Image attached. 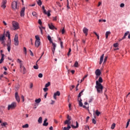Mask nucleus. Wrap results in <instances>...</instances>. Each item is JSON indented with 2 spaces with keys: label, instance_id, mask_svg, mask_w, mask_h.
<instances>
[{
  "label": "nucleus",
  "instance_id": "obj_1",
  "mask_svg": "<svg viewBox=\"0 0 130 130\" xmlns=\"http://www.w3.org/2000/svg\"><path fill=\"white\" fill-rule=\"evenodd\" d=\"M103 82V80L102 77H100L98 81H96V85L95 86V89L98 93L102 94L103 93V86L101 83Z\"/></svg>",
  "mask_w": 130,
  "mask_h": 130
},
{
  "label": "nucleus",
  "instance_id": "obj_2",
  "mask_svg": "<svg viewBox=\"0 0 130 130\" xmlns=\"http://www.w3.org/2000/svg\"><path fill=\"white\" fill-rule=\"evenodd\" d=\"M12 26L13 27V30H18V29L20 28V26H19V23L16 21L12 22Z\"/></svg>",
  "mask_w": 130,
  "mask_h": 130
},
{
  "label": "nucleus",
  "instance_id": "obj_3",
  "mask_svg": "<svg viewBox=\"0 0 130 130\" xmlns=\"http://www.w3.org/2000/svg\"><path fill=\"white\" fill-rule=\"evenodd\" d=\"M17 107V103L13 102L11 105H8V109L10 110L11 109H14Z\"/></svg>",
  "mask_w": 130,
  "mask_h": 130
},
{
  "label": "nucleus",
  "instance_id": "obj_4",
  "mask_svg": "<svg viewBox=\"0 0 130 130\" xmlns=\"http://www.w3.org/2000/svg\"><path fill=\"white\" fill-rule=\"evenodd\" d=\"M5 39H6V37H5V32L4 34L0 35V41H2V44L5 45Z\"/></svg>",
  "mask_w": 130,
  "mask_h": 130
},
{
  "label": "nucleus",
  "instance_id": "obj_5",
  "mask_svg": "<svg viewBox=\"0 0 130 130\" xmlns=\"http://www.w3.org/2000/svg\"><path fill=\"white\" fill-rule=\"evenodd\" d=\"M12 8L13 10H18V7L17 6V2L13 1L12 3Z\"/></svg>",
  "mask_w": 130,
  "mask_h": 130
},
{
  "label": "nucleus",
  "instance_id": "obj_6",
  "mask_svg": "<svg viewBox=\"0 0 130 130\" xmlns=\"http://www.w3.org/2000/svg\"><path fill=\"white\" fill-rule=\"evenodd\" d=\"M14 40L15 45H19V40L18 39V34L15 35Z\"/></svg>",
  "mask_w": 130,
  "mask_h": 130
},
{
  "label": "nucleus",
  "instance_id": "obj_7",
  "mask_svg": "<svg viewBox=\"0 0 130 130\" xmlns=\"http://www.w3.org/2000/svg\"><path fill=\"white\" fill-rule=\"evenodd\" d=\"M6 4H7V0H3L1 8H3V9H6V8H7V6H6Z\"/></svg>",
  "mask_w": 130,
  "mask_h": 130
},
{
  "label": "nucleus",
  "instance_id": "obj_8",
  "mask_svg": "<svg viewBox=\"0 0 130 130\" xmlns=\"http://www.w3.org/2000/svg\"><path fill=\"white\" fill-rule=\"evenodd\" d=\"M43 13L45 15H47L48 17H50V16L51 15L50 10H48L47 12H46V10L44 9V10H43Z\"/></svg>",
  "mask_w": 130,
  "mask_h": 130
},
{
  "label": "nucleus",
  "instance_id": "obj_9",
  "mask_svg": "<svg viewBox=\"0 0 130 130\" xmlns=\"http://www.w3.org/2000/svg\"><path fill=\"white\" fill-rule=\"evenodd\" d=\"M25 8L23 7L20 11V17H24L25 16Z\"/></svg>",
  "mask_w": 130,
  "mask_h": 130
},
{
  "label": "nucleus",
  "instance_id": "obj_10",
  "mask_svg": "<svg viewBox=\"0 0 130 130\" xmlns=\"http://www.w3.org/2000/svg\"><path fill=\"white\" fill-rule=\"evenodd\" d=\"M56 96H60V92L59 91H57L56 92L54 93L53 95V98L55 100H56Z\"/></svg>",
  "mask_w": 130,
  "mask_h": 130
},
{
  "label": "nucleus",
  "instance_id": "obj_11",
  "mask_svg": "<svg viewBox=\"0 0 130 130\" xmlns=\"http://www.w3.org/2000/svg\"><path fill=\"white\" fill-rule=\"evenodd\" d=\"M83 32L84 34H85V36L88 35V32H89V29L86 27H84L83 29Z\"/></svg>",
  "mask_w": 130,
  "mask_h": 130
},
{
  "label": "nucleus",
  "instance_id": "obj_12",
  "mask_svg": "<svg viewBox=\"0 0 130 130\" xmlns=\"http://www.w3.org/2000/svg\"><path fill=\"white\" fill-rule=\"evenodd\" d=\"M129 33V31H126L124 35V36L122 38V39H120L119 40V41H121V40H123V39H125L126 36H127V35H128Z\"/></svg>",
  "mask_w": 130,
  "mask_h": 130
},
{
  "label": "nucleus",
  "instance_id": "obj_13",
  "mask_svg": "<svg viewBox=\"0 0 130 130\" xmlns=\"http://www.w3.org/2000/svg\"><path fill=\"white\" fill-rule=\"evenodd\" d=\"M15 97L16 101H17L18 102H20V96H19L17 92H15Z\"/></svg>",
  "mask_w": 130,
  "mask_h": 130
},
{
  "label": "nucleus",
  "instance_id": "obj_14",
  "mask_svg": "<svg viewBox=\"0 0 130 130\" xmlns=\"http://www.w3.org/2000/svg\"><path fill=\"white\" fill-rule=\"evenodd\" d=\"M20 69L23 70V74H26V68L23 66V64L20 63Z\"/></svg>",
  "mask_w": 130,
  "mask_h": 130
},
{
  "label": "nucleus",
  "instance_id": "obj_15",
  "mask_svg": "<svg viewBox=\"0 0 130 130\" xmlns=\"http://www.w3.org/2000/svg\"><path fill=\"white\" fill-rule=\"evenodd\" d=\"M95 73L96 76H97L98 77H99V76H100V75H101V71L99 69H97L95 71Z\"/></svg>",
  "mask_w": 130,
  "mask_h": 130
},
{
  "label": "nucleus",
  "instance_id": "obj_16",
  "mask_svg": "<svg viewBox=\"0 0 130 130\" xmlns=\"http://www.w3.org/2000/svg\"><path fill=\"white\" fill-rule=\"evenodd\" d=\"M78 101L79 102V105L80 107H83V103H82V99H78Z\"/></svg>",
  "mask_w": 130,
  "mask_h": 130
},
{
  "label": "nucleus",
  "instance_id": "obj_17",
  "mask_svg": "<svg viewBox=\"0 0 130 130\" xmlns=\"http://www.w3.org/2000/svg\"><path fill=\"white\" fill-rule=\"evenodd\" d=\"M48 26L49 29H51V30H53V29L55 28V27L53 25H52V23L48 24Z\"/></svg>",
  "mask_w": 130,
  "mask_h": 130
},
{
  "label": "nucleus",
  "instance_id": "obj_18",
  "mask_svg": "<svg viewBox=\"0 0 130 130\" xmlns=\"http://www.w3.org/2000/svg\"><path fill=\"white\" fill-rule=\"evenodd\" d=\"M76 126L74 125H71L72 128H78V127H79V123H78V121H76Z\"/></svg>",
  "mask_w": 130,
  "mask_h": 130
},
{
  "label": "nucleus",
  "instance_id": "obj_19",
  "mask_svg": "<svg viewBox=\"0 0 130 130\" xmlns=\"http://www.w3.org/2000/svg\"><path fill=\"white\" fill-rule=\"evenodd\" d=\"M7 49H11V40H10L7 44Z\"/></svg>",
  "mask_w": 130,
  "mask_h": 130
},
{
  "label": "nucleus",
  "instance_id": "obj_20",
  "mask_svg": "<svg viewBox=\"0 0 130 130\" xmlns=\"http://www.w3.org/2000/svg\"><path fill=\"white\" fill-rule=\"evenodd\" d=\"M39 45H40V41H36L35 42L36 47H39Z\"/></svg>",
  "mask_w": 130,
  "mask_h": 130
},
{
  "label": "nucleus",
  "instance_id": "obj_21",
  "mask_svg": "<svg viewBox=\"0 0 130 130\" xmlns=\"http://www.w3.org/2000/svg\"><path fill=\"white\" fill-rule=\"evenodd\" d=\"M47 119H45L44 121V123L43 124V125L44 126H47V125H48V122H47Z\"/></svg>",
  "mask_w": 130,
  "mask_h": 130
},
{
  "label": "nucleus",
  "instance_id": "obj_22",
  "mask_svg": "<svg viewBox=\"0 0 130 130\" xmlns=\"http://www.w3.org/2000/svg\"><path fill=\"white\" fill-rule=\"evenodd\" d=\"M103 58H104V54H103L101 56L100 64H101V63H102V62H103Z\"/></svg>",
  "mask_w": 130,
  "mask_h": 130
},
{
  "label": "nucleus",
  "instance_id": "obj_23",
  "mask_svg": "<svg viewBox=\"0 0 130 130\" xmlns=\"http://www.w3.org/2000/svg\"><path fill=\"white\" fill-rule=\"evenodd\" d=\"M6 37L8 38V39L10 40L11 39V34H10V32L7 31L6 34Z\"/></svg>",
  "mask_w": 130,
  "mask_h": 130
},
{
  "label": "nucleus",
  "instance_id": "obj_24",
  "mask_svg": "<svg viewBox=\"0 0 130 130\" xmlns=\"http://www.w3.org/2000/svg\"><path fill=\"white\" fill-rule=\"evenodd\" d=\"M64 124H68V125L71 124V120H66L64 121Z\"/></svg>",
  "mask_w": 130,
  "mask_h": 130
},
{
  "label": "nucleus",
  "instance_id": "obj_25",
  "mask_svg": "<svg viewBox=\"0 0 130 130\" xmlns=\"http://www.w3.org/2000/svg\"><path fill=\"white\" fill-rule=\"evenodd\" d=\"M95 114L96 115V116H99V115L101 114V113L99 112L98 110H96L95 112Z\"/></svg>",
  "mask_w": 130,
  "mask_h": 130
},
{
  "label": "nucleus",
  "instance_id": "obj_26",
  "mask_svg": "<svg viewBox=\"0 0 130 130\" xmlns=\"http://www.w3.org/2000/svg\"><path fill=\"white\" fill-rule=\"evenodd\" d=\"M111 34V32L110 31H107L106 32V38L107 39L108 38V36L110 35Z\"/></svg>",
  "mask_w": 130,
  "mask_h": 130
},
{
  "label": "nucleus",
  "instance_id": "obj_27",
  "mask_svg": "<svg viewBox=\"0 0 130 130\" xmlns=\"http://www.w3.org/2000/svg\"><path fill=\"white\" fill-rule=\"evenodd\" d=\"M84 91H85V89L82 90L78 94V99H80V97H81V96H82V94H83V92H84Z\"/></svg>",
  "mask_w": 130,
  "mask_h": 130
},
{
  "label": "nucleus",
  "instance_id": "obj_28",
  "mask_svg": "<svg viewBox=\"0 0 130 130\" xmlns=\"http://www.w3.org/2000/svg\"><path fill=\"white\" fill-rule=\"evenodd\" d=\"M52 46L53 47V49H55L56 47V44L54 43H53V42H52Z\"/></svg>",
  "mask_w": 130,
  "mask_h": 130
},
{
  "label": "nucleus",
  "instance_id": "obj_29",
  "mask_svg": "<svg viewBox=\"0 0 130 130\" xmlns=\"http://www.w3.org/2000/svg\"><path fill=\"white\" fill-rule=\"evenodd\" d=\"M39 123H42V117H40L38 120Z\"/></svg>",
  "mask_w": 130,
  "mask_h": 130
},
{
  "label": "nucleus",
  "instance_id": "obj_30",
  "mask_svg": "<svg viewBox=\"0 0 130 130\" xmlns=\"http://www.w3.org/2000/svg\"><path fill=\"white\" fill-rule=\"evenodd\" d=\"M48 40L50 41V43H52V40L51 39V37H50V36H48Z\"/></svg>",
  "mask_w": 130,
  "mask_h": 130
},
{
  "label": "nucleus",
  "instance_id": "obj_31",
  "mask_svg": "<svg viewBox=\"0 0 130 130\" xmlns=\"http://www.w3.org/2000/svg\"><path fill=\"white\" fill-rule=\"evenodd\" d=\"M23 128H28L29 127V124H25V125H22Z\"/></svg>",
  "mask_w": 130,
  "mask_h": 130
},
{
  "label": "nucleus",
  "instance_id": "obj_32",
  "mask_svg": "<svg viewBox=\"0 0 130 130\" xmlns=\"http://www.w3.org/2000/svg\"><path fill=\"white\" fill-rule=\"evenodd\" d=\"M37 4L38 6H40V7L42 5V2L41 1V0H39L38 1H37Z\"/></svg>",
  "mask_w": 130,
  "mask_h": 130
},
{
  "label": "nucleus",
  "instance_id": "obj_33",
  "mask_svg": "<svg viewBox=\"0 0 130 130\" xmlns=\"http://www.w3.org/2000/svg\"><path fill=\"white\" fill-rule=\"evenodd\" d=\"M75 68H79V62L78 61H75V63L74 64Z\"/></svg>",
  "mask_w": 130,
  "mask_h": 130
},
{
  "label": "nucleus",
  "instance_id": "obj_34",
  "mask_svg": "<svg viewBox=\"0 0 130 130\" xmlns=\"http://www.w3.org/2000/svg\"><path fill=\"white\" fill-rule=\"evenodd\" d=\"M35 38L36 39V41H40V38H39V36L38 35L36 36Z\"/></svg>",
  "mask_w": 130,
  "mask_h": 130
},
{
  "label": "nucleus",
  "instance_id": "obj_35",
  "mask_svg": "<svg viewBox=\"0 0 130 130\" xmlns=\"http://www.w3.org/2000/svg\"><path fill=\"white\" fill-rule=\"evenodd\" d=\"M50 86V82H48L47 83H46L45 85V88H47L48 87H49Z\"/></svg>",
  "mask_w": 130,
  "mask_h": 130
},
{
  "label": "nucleus",
  "instance_id": "obj_36",
  "mask_svg": "<svg viewBox=\"0 0 130 130\" xmlns=\"http://www.w3.org/2000/svg\"><path fill=\"white\" fill-rule=\"evenodd\" d=\"M115 128V123H113L112 125H111V128L112 129H114V128Z\"/></svg>",
  "mask_w": 130,
  "mask_h": 130
},
{
  "label": "nucleus",
  "instance_id": "obj_37",
  "mask_svg": "<svg viewBox=\"0 0 130 130\" xmlns=\"http://www.w3.org/2000/svg\"><path fill=\"white\" fill-rule=\"evenodd\" d=\"M35 102H36L37 103H40V102H41V99H38L36 100Z\"/></svg>",
  "mask_w": 130,
  "mask_h": 130
},
{
  "label": "nucleus",
  "instance_id": "obj_38",
  "mask_svg": "<svg viewBox=\"0 0 130 130\" xmlns=\"http://www.w3.org/2000/svg\"><path fill=\"white\" fill-rule=\"evenodd\" d=\"M32 15L34 17H37V13L36 12H32Z\"/></svg>",
  "mask_w": 130,
  "mask_h": 130
},
{
  "label": "nucleus",
  "instance_id": "obj_39",
  "mask_svg": "<svg viewBox=\"0 0 130 130\" xmlns=\"http://www.w3.org/2000/svg\"><path fill=\"white\" fill-rule=\"evenodd\" d=\"M1 125L2 126H6V125H8V123H7L6 122H3L1 124Z\"/></svg>",
  "mask_w": 130,
  "mask_h": 130
},
{
  "label": "nucleus",
  "instance_id": "obj_40",
  "mask_svg": "<svg viewBox=\"0 0 130 130\" xmlns=\"http://www.w3.org/2000/svg\"><path fill=\"white\" fill-rule=\"evenodd\" d=\"M60 44L61 48L62 49H63V43L62 42V41H60Z\"/></svg>",
  "mask_w": 130,
  "mask_h": 130
},
{
  "label": "nucleus",
  "instance_id": "obj_41",
  "mask_svg": "<svg viewBox=\"0 0 130 130\" xmlns=\"http://www.w3.org/2000/svg\"><path fill=\"white\" fill-rule=\"evenodd\" d=\"M34 69H35V70H38L39 67L37 63H36V66H34Z\"/></svg>",
  "mask_w": 130,
  "mask_h": 130
},
{
  "label": "nucleus",
  "instance_id": "obj_42",
  "mask_svg": "<svg viewBox=\"0 0 130 130\" xmlns=\"http://www.w3.org/2000/svg\"><path fill=\"white\" fill-rule=\"evenodd\" d=\"M71 52H72V49H69V52L67 54L68 56H70V55H71Z\"/></svg>",
  "mask_w": 130,
  "mask_h": 130
},
{
  "label": "nucleus",
  "instance_id": "obj_43",
  "mask_svg": "<svg viewBox=\"0 0 130 130\" xmlns=\"http://www.w3.org/2000/svg\"><path fill=\"white\" fill-rule=\"evenodd\" d=\"M87 76L85 75L82 79L81 80L80 83H82V82H83V81H84V80H85V79H86V78H87Z\"/></svg>",
  "mask_w": 130,
  "mask_h": 130
},
{
  "label": "nucleus",
  "instance_id": "obj_44",
  "mask_svg": "<svg viewBox=\"0 0 130 130\" xmlns=\"http://www.w3.org/2000/svg\"><path fill=\"white\" fill-rule=\"evenodd\" d=\"M38 77H39V78H42V77H43V74H42V73H40L38 75Z\"/></svg>",
  "mask_w": 130,
  "mask_h": 130
},
{
  "label": "nucleus",
  "instance_id": "obj_45",
  "mask_svg": "<svg viewBox=\"0 0 130 130\" xmlns=\"http://www.w3.org/2000/svg\"><path fill=\"white\" fill-rule=\"evenodd\" d=\"M38 23H39L40 25H42V21H41V19H39V20H38Z\"/></svg>",
  "mask_w": 130,
  "mask_h": 130
},
{
  "label": "nucleus",
  "instance_id": "obj_46",
  "mask_svg": "<svg viewBox=\"0 0 130 130\" xmlns=\"http://www.w3.org/2000/svg\"><path fill=\"white\" fill-rule=\"evenodd\" d=\"M43 90L44 92H47V91H48V88L47 87H45L43 88Z\"/></svg>",
  "mask_w": 130,
  "mask_h": 130
},
{
  "label": "nucleus",
  "instance_id": "obj_47",
  "mask_svg": "<svg viewBox=\"0 0 130 130\" xmlns=\"http://www.w3.org/2000/svg\"><path fill=\"white\" fill-rule=\"evenodd\" d=\"M67 120H71V116H70V115H67Z\"/></svg>",
  "mask_w": 130,
  "mask_h": 130
},
{
  "label": "nucleus",
  "instance_id": "obj_48",
  "mask_svg": "<svg viewBox=\"0 0 130 130\" xmlns=\"http://www.w3.org/2000/svg\"><path fill=\"white\" fill-rule=\"evenodd\" d=\"M113 46L114 47H117V46H118V43H116L114 44Z\"/></svg>",
  "mask_w": 130,
  "mask_h": 130
},
{
  "label": "nucleus",
  "instance_id": "obj_49",
  "mask_svg": "<svg viewBox=\"0 0 130 130\" xmlns=\"http://www.w3.org/2000/svg\"><path fill=\"white\" fill-rule=\"evenodd\" d=\"M108 58V57L107 56H105L104 59V62H106V60H107V58Z\"/></svg>",
  "mask_w": 130,
  "mask_h": 130
},
{
  "label": "nucleus",
  "instance_id": "obj_50",
  "mask_svg": "<svg viewBox=\"0 0 130 130\" xmlns=\"http://www.w3.org/2000/svg\"><path fill=\"white\" fill-rule=\"evenodd\" d=\"M92 123L96 124V120L95 119H92Z\"/></svg>",
  "mask_w": 130,
  "mask_h": 130
},
{
  "label": "nucleus",
  "instance_id": "obj_51",
  "mask_svg": "<svg viewBox=\"0 0 130 130\" xmlns=\"http://www.w3.org/2000/svg\"><path fill=\"white\" fill-rule=\"evenodd\" d=\"M5 58H1L0 60V63H3V62L4 61Z\"/></svg>",
  "mask_w": 130,
  "mask_h": 130
},
{
  "label": "nucleus",
  "instance_id": "obj_52",
  "mask_svg": "<svg viewBox=\"0 0 130 130\" xmlns=\"http://www.w3.org/2000/svg\"><path fill=\"white\" fill-rule=\"evenodd\" d=\"M120 8H123L124 7V4L121 3L120 5Z\"/></svg>",
  "mask_w": 130,
  "mask_h": 130
},
{
  "label": "nucleus",
  "instance_id": "obj_53",
  "mask_svg": "<svg viewBox=\"0 0 130 130\" xmlns=\"http://www.w3.org/2000/svg\"><path fill=\"white\" fill-rule=\"evenodd\" d=\"M128 125H129V122H127L125 128H127V127H128Z\"/></svg>",
  "mask_w": 130,
  "mask_h": 130
},
{
  "label": "nucleus",
  "instance_id": "obj_54",
  "mask_svg": "<svg viewBox=\"0 0 130 130\" xmlns=\"http://www.w3.org/2000/svg\"><path fill=\"white\" fill-rule=\"evenodd\" d=\"M65 31H66L64 30V28H63L61 30V34H64V32H65Z\"/></svg>",
  "mask_w": 130,
  "mask_h": 130
},
{
  "label": "nucleus",
  "instance_id": "obj_55",
  "mask_svg": "<svg viewBox=\"0 0 130 130\" xmlns=\"http://www.w3.org/2000/svg\"><path fill=\"white\" fill-rule=\"evenodd\" d=\"M39 28H40V30L41 31V33L42 35H43V32L42 31V28H41V27H40Z\"/></svg>",
  "mask_w": 130,
  "mask_h": 130
},
{
  "label": "nucleus",
  "instance_id": "obj_56",
  "mask_svg": "<svg viewBox=\"0 0 130 130\" xmlns=\"http://www.w3.org/2000/svg\"><path fill=\"white\" fill-rule=\"evenodd\" d=\"M17 62H19V63H22V60H20V59H17Z\"/></svg>",
  "mask_w": 130,
  "mask_h": 130
},
{
  "label": "nucleus",
  "instance_id": "obj_57",
  "mask_svg": "<svg viewBox=\"0 0 130 130\" xmlns=\"http://www.w3.org/2000/svg\"><path fill=\"white\" fill-rule=\"evenodd\" d=\"M21 98L22 99V102H24V101H25V100L24 99V96L21 95Z\"/></svg>",
  "mask_w": 130,
  "mask_h": 130
},
{
  "label": "nucleus",
  "instance_id": "obj_58",
  "mask_svg": "<svg viewBox=\"0 0 130 130\" xmlns=\"http://www.w3.org/2000/svg\"><path fill=\"white\" fill-rule=\"evenodd\" d=\"M29 51H30V55L31 56H34V55L33 54V52H32V51H31V50H30Z\"/></svg>",
  "mask_w": 130,
  "mask_h": 130
},
{
  "label": "nucleus",
  "instance_id": "obj_59",
  "mask_svg": "<svg viewBox=\"0 0 130 130\" xmlns=\"http://www.w3.org/2000/svg\"><path fill=\"white\" fill-rule=\"evenodd\" d=\"M67 128V130H69L71 128V126L70 125H68Z\"/></svg>",
  "mask_w": 130,
  "mask_h": 130
},
{
  "label": "nucleus",
  "instance_id": "obj_60",
  "mask_svg": "<svg viewBox=\"0 0 130 130\" xmlns=\"http://www.w3.org/2000/svg\"><path fill=\"white\" fill-rule=\"evenodd\" d=\"M33 88V83H30V88L32 89Z\"/></svg>",
  "mask_w": 130,
  "mask_h": 130
},
{
  "label": "nucleus",
  "instance_id": "obj_61",
  "mask_svg": "<svg viewBox=\"0 0 130 130\" xmlns=\"http://www.w3.org/2000/svg\"><path fill=\"white\" fill-rule=\"evenodd\" d=\"M56 4H57V6L60 7H60H61L60 5V3L59 2H57Z\"/></svg>",
  "mask_w": 130,
  "mask_h": 130
},
{
  "label": "nucleus",
  "instance_id": "obj_62",
  "mask_svg": "<svg viewBox=\"0 0 130 130\" xmlns=\"http://www.w3.org/2000/svg\"><path fill=\"white\" fill-rule=\"evenodd\" d=\"M75 70H71V72L72 73V74H73V75H74V74H75Z\"/></svg>",
  "mask_w": 130,
  "mask_h": 130
},
{
  "label": "nucleus",
  "instance_id": "obj_63",
  "mask_svg": "<svg viewBox=\"0 0 130 130\" xmlns=\"http://www.w3.org/2000/svg\"><path fill=\"white\" fill-rule=\"evenodd\" d=\"M56 18H57L56 16L55 17H53V21H56L57 20Z\"/></svg>",
  "mask_w": 130,
  "mask_h": 130
},
{
  "label": "nucleus",
  "instance_id": "obj_64",
  "mask_svg": "<svg viewBox=\"0 0 130 130\" xmlns=\"http://www.w3.org/2000/svg\"><path fill=\"white\" fill-rule=\"evenodd\" d=\"M55 102L54 101L52 100V101H51V104L52 105H53L54 103H55Z\"/></svg>",
  "mask_w": 130,
  "mask_h": 130
}]
</instances>
